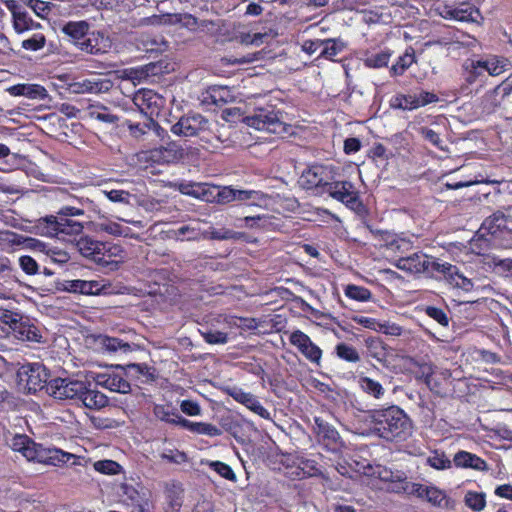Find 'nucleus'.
Listing matches in <instances>:
<instances>
[{"instance_id":"obj_1","label":"nucleus","mask_w":512,"mask_h":512,"mask_svg":"<svg viewBox=\"0 0 512 512\" xmlns=\"http://www.w3.org/2000/svg\"><path fill=\"white\" fill-rule=\"evenodd\" d=\"M18 377L29 392L45 389L54 399L72 401L93 410H100L108 404L107 396L93 389L90 382L72 378H54L48 381L49 373L41 363L21 366Z\"/></svg>"},{"instance_id":"obj_2","label":"nucleus","mask_w":512,"mask_h":512,"mask_svg":"<svg viewBox=\"0 0 512 512\" xmlns=\"http://www.w3.org/2000/svg\"><path fill=\"white\" fill-rule=\"evenodd\" d=\"M368 419L373 432L386 441L402 442L413 433L411 419L396 405L370 410Z\"/></svg>"},{"instance_id":"obj_3","label":"nucleus","mask_w":512,"mask_h":512,"mask_svg":"<svg viewBox=\"0 0 512 512\" xmlns=\"http://www.w3.org/2000/svg\"><path fill=\"white\" fill-rule=\"evenodd\" d=\"M11 448L21 453L28 461H37L53 466H60L71 459H76L72 453L65 452L55 447H44L36 444L31 438L24 434H16L10 442Z\"/></svg>"},{"instance_id":"obj_4","label":"nucleus","mask_w":512,"mask_h":512,"mask_svg":"<svg viewBox=\"0 0 512 512\" xmlns=\"http://www.w3.org/2000/svg\"><path fill=\"white\" fill-rule=\"evenodd\" d=\"M83 226L80 222L50 215L42 217L33 226L36 235L45 237H57L58 239L75 243V238L82 234Z\"/></svg>"},{"instance_id":"obj_5","label":"nucleus","mask_w":512,"mask_h":512,"mask_svg":"<svg viewBox=\"0 0 512 512\" xmlns=\"http://www.w3.org/2000/svg\"><path fill=\"white\" fill-rule=\"evenodd\" d=\"M298 185L306 190L322 187L326 192H350L353 188L347 181L332 182L331 171L323 165L306 168L298 179Z\"/></svg>"},{"instance_id":"obj_6","label":"nucleus","mask_w":512,"mask_h":512,"mask_svg":"<svg viewBox=\"0 0 512 512\" xmlns=\"http://www.w3.org/2000/svg\"><path fill=\"white\" fill-rule=\"evenodd\" d=\"M394 265L398 269L411 274H432L434 271L440 272V269L453 270L448 266V263L438 262L422 252H416L409 256L401 257L395 261Z\"/></svg>"},{"instance_id":"obj_7","label":"nucleus","mask_w":512,"mask_h":512,"mask_svg":"<svg viewBox=\"0 0 512 512\" xmlns=\"http://www.w3.org/2000/svg\"><path fill=\"white\" fill-rule=\"evenodd\" d=\"M479 231L491 238L495 247L512 246V230L507 226V219L502 213H494L485 219Z\"/></svg>"},{"instance_id":"obj_8","label":"nucleus","mask_w":512,"mask_h":512,"mask_svg":"<svg viewBox=\"0 0 512 512\" xmlns=\"http://www.w3.org/2000/svg\"><path fill=\"white\" fill-rule=\"evenodd\" d=\"M243 122L258 131L276 133L281 126L277 114L270 108H257L243 118Z\"/></svg>"},{"instance_id":"obj_9","label":"nucleus","mask_w":512,"mask_h":512,"mask_svg":"<svg viewBox=\"0 0 512 512\" xmlns=\"http://www.w3.org/2000/svg\"><path fill=\"white\" fill-rule=\"evenodd\" d=\"M208 129V120L199 113L182 116L172 125L171 132L181 137H194Z\"/></svg>"},{"instance_id":"obj_10","label":"nucleus","mask_w":512,"mask_h":512,"mask_svg":"<svg viewBox=\"0 0 512 512\" xmlns=\"http://www.w3.org/2000/svg\"><path fill=\"white\" fill-rule=\"evenodd\" d=\"M133 103L147 118L153 119L159 114L165 100L153 90L141 89L134 94Z\"/></svg>"},{"instance_id":"obj_11","label":"nucleus","mask_w":512,"mask_h":512,"mask_svg":"<svg viewBox=\"0 0 512 512\" xmlns=\"http://www.w3.org/2000/svg\"><path fill=\"white\" fill-rule=\"evenodd\" d=\"M290 344L295 346L311 363L320 365L322 350L312 342L308 335L300 330H295L290 333Z\"/></svg>"},{"instance_id":"obj_12","label":"nucleus","mask_w":512,"mask_h":512,"mask_svg":"<svg viewBox=\"0 0 512 512\" xmlns=\"http://www.w3.org/2000/svg\"><path fill=\"white\" fill-rule=\"evenodd\" d=\"M314 422V430L318 441L328 451H338L342 446L341 437L338 431L331 424L327 423L320 417H315Z\"/></svg>"},{"instance_id":"obj_13","label":"nucleus","mask_w":512,"mask_h":512,"mask_svg":"<svg viewBox=\"0 0 512 512\" xmlns=\"http://www.w3.org/2000/svg\"><path fill=\"white\" fill-rule=\"evenodd\" d=\"M112 46V42L108 36L101 31H88V34L81 42V51L91 55H102L107 53Z\"/></svg>"},{"instance_id":"obj_14","label":"nucleus","mask_w":512,"mask_h":512,"mask_svg":"<svg viewBox=\"0 0 512 512\" xmlns=\"http://www.w3.org/2000/svg\"><path fill=\"white\" fill-rule=\"evenodd\" d=\"M184 155L185 149L174 141L149 152L150 159L161 164L177 163L183 159Z\"/></svg>"},{"instance_id":"obj_15","label":"nucleus","mask_w":512,"mask_h":512,"mask_svg":"<svg viewBox=\"0 0 512 512\" xmlns=\"http://www.w3.org/2000/svg\"><path fill=\"white\" fill-rule=\"evenodd\" d=\"M75 246L78 251L86 258H90L95 262H106L104 256L107 250L106 244L95 241L92 238L81 235L75 238Z\"/></svg>"},{"instance_id":"obj_16","label":"nucleus","mask_w":512,"mask_h":512,"mask_svg":"<svg viewBox=\"0 0 512 512\" xmlns=\"http://www.w3.org/2000/svg\"><path fill=\"white\" fill-rule=\"evenodd\" d=\"M89 30L90 24L84 20L69 21L60 27V31L64 35V39L72 43L78 49H80L81 42H83Z\"/></svg>"},{"instance_id":"obj_17","label":"nucleus","mask_w":512,"mask_h":512,"mask_svg":"<svg viewBox=\"0 0 512 512\" xmlns=\"http://www.w3.org/2000/svg\"><path fill=\"white\" fill-rule=\"evenodd\" d=\"M412 493L419 498L425 499L434 506L443 507L447 504V496L445 492L435 486L413 484Z\"/></svg>"},{"instance_id":"obj_18","label":"nucleus","mask_w":512,"mask_h":512,"mask_svg":"<svg viewBox=\"0 0 512 512\" xmlns=\"http://www.w3.org/2000/svg\"><path fill=\"white\" fill-rule=\"evenodd\" d=\"M490 247H495L492 243V239L482 234L479 230L468 243V249L471 253L483 256L485 264L494 268V264L491 260V257L494 256L486 254Z\"/></svg>"},{"instance_id":"obj_19","label":"nucleus","mask_w":512,"mask_h":512,"mask_svg":"<svg viewBox=\"0 0 512 512\" xmlns=\"http://www.w3.org/2000/svg\"><path fill=\"white\" fill-rule=\"evenodd\" d=\"M477 65L481 67L483 72L486 71L490 76H498L507 71L511 63L505 57L489 55L485 58L477 59Z\"/></svg>"},{"instance_id":"obj_20","label":"nucleus","mask_w":512,"mask_h":512,"mask_svg":"<svg viewBox=\"0 0 512 512\" xmlns=\"http://www.w3.org/2000/svg\"><path fill=\"white\" fill-rule=\"evenodd\" d=\"M453 463L457 468L474 469L476 471H487L488 466L485 460L476 454L468 451H458L453 457Z\"/></svg>"},{"instance_id":"obj_21","label":"nucleus","mask_w":512,"mask_h":512,"mask_svg":"<svg viewBox=\"0 0 512 512\" xmlns=\"http://www.w3.org/2000/svg\"><path fill=\"white\" fill-rule=\"evenodd\" d=\"M6 91L11 96H24L29 99H45L47 95V90L39 85V84H16L13 86H10L6 89Z\"/></svg>"},{"instance_id":"obj_22","label":"nucleus","mask_w":512,"mask_h":512,"mask_svg":"<svg viewBox=\"0 0 512 512\" xmlns=\"http://www.w3.org/2000/svg\"><path fill=\"white\" fill-rule=\"evenodd\" d=\"M64 290L72 293H81L85 295H94L102 291L103 285L94 280H67L64 282Z\"/></svg>"},{"instance_id":"obj_23","label":"nucleus","mask_w":512,"mask_h":512,"mask_svg":"<svg viewBox=\"0 0 512 512\" xmlns=\"http://www.w3.org/2000/svg\"><path fill=\"white\" fill-rule=\"evenodd\" d=\"M96 383L113 392L128 393L131 390L129 382L118 374H98Z\"/></svg>"},{"instance_id":"obj_24","label":"nucleus","mask_w":512,"mask_h":512,"mask_svg":"<svg viewBox=\"0 0 512 512\" xmlns=\"http://www.w3.org/2000/svg\"><path fill=\"white\" fill-rule=\"evenodd\" d=\"M153 415L162 422L178 426H181V422L185 420L171 404H155Z\"/></svg>"},{"instance_id":"obj_25","label":"nucleus","mask_w":512,"mask_h":512,"mask_svg":"<svg viewBox=\"0 0 512 512\" xmlns=\"http://www.w3.org/2000/svg\"><path fill=\"white\" fill-rule=\"evenodd\" d=\"M294 309H299L303 313H310L311 316L316 320L331 318V315L325 314L311 307L306 302V298H304L303 295H297L290 291V311H293Z\"/></svg>"},{"instance_id":"obj_26","label":"nucleus","mask_w":512,"mask_h":512,"mask_svg":"<svg viewBox=\"0 0 512 512\" xmlns=\"http://www.w3.org/2000/svg\"><path fill=\"white\" fill-rule=\"evenodd\" d=\"M97 342L104 351L110 354H126L132 351L131 345L119 338L99 336Z\"/></svg>"},{"instance_id":"obj_27","label":"nucleus","mask_w":512,"mask_h":512,"mask_svg":"<svg viewBox=\"0 0 512 512\" xmlns=\"http://www.w3.org/2000/svg\"><path fill=\"white\" fill-rule=\"evenodd\" d=\"M454 15L455 20L461 22H473L480 25L483 21V16L479 9L469 3H462L455 7Z\"/></svg>"},{"instance_id":"obj_28","label":"nucleus","mask_w":512,"mask_h":512,"mask_svg":"<svg viewBox=\"0 0 512 512\" xmlns=\"http://www.w3.org/2000/svg\"><path fill=\"white\" fill-rule=\"evenodd\" d=\"M181 427L192 433L210 437H216L222 434V430L213 424L205 422H192L188 419H185L181 422Z\"/></svg>"},{"instance_id":"obj_29","label":"nucleus","mask_w":512,"mask_h":512,"mask_svg":"<svg viewBox=\"0 0 512 512\" xmlns=\"http://www.w3.org/2000/svg\"><path fill=\"white\" fill-rule=\"evenodd\" d=\"M165 498L171 512L179 511L183 503V489L179 484L172 483L166 486Z\"/></svg>"},{"instance_id":"obj_30","label":"nucleus","mask_w":512,"mask_h":512,"mask_svg":"<svg viewBox=\"0 0 512 512\" xmlns=\"http://www.w3.org/2000/svg\"><path fill=\"white\" fill-rule=\"evenodd\" d=\"M108 81H96L95 79H84L71 84V89L75 93H100L103 89H108Z\"/></svg>"},{"instance_id":"obj_31","label":"nucleus","mask_w":512,"mask_h":512,"mask_svg":"<svg viewBox=\"0 0 512 512\" xmlns=\"http://www.w3.org/2000/svg\"><path fill=\"white\" fill-rule=\"evenodd\" d=\"M358 384L364 393L375 399L380 400L385 395V389L382 384L368 376H360Z\"/></svg>"},{"instance_id":"obj_32","label":"nucleus","mask_w":512,"mask_h":512,"mask_svg":"<svg viewBox=\"0 0 512 512\" xmlns=\"http://www.w3.org/2000/svg\"><path fill=\"white\" fill-rule=\"evenodd\" d=\"M245 238V233L233 231L227 228H209L203 231V239L211 240H240Z\"/></svg>"},{"instance_id":"obj_33","label":"nucleus","mask_w":512,"mask_h":512,"mask_svg":"<svg viewBox=\"0 0 512 512\" xmlns=\"http://www.w3.org/2000/svg\"><path fill=\"white\" fill-rule=\"evenodd\" d=\"M13 27L17 33H24L26 31L38 29L40 27V24L34 22L27 12L14 11Z\"/></svg>"},{"instance_id":"obj_34","label":"nucleus","mask_w":512,"mask_h":512,"mask_svg":"<svg viewBox=\"0 0 512 512\" xmlns=\"http://www.w3.org/2000/svg\"><path fill=\"white\" fill-rule=\"evenodd\" d=\"M318 473V468L314 465V461L301 459L297 464H290V477L304 478L314 476Z\"/></svg>"},{"instance_id":"obj_35","label":"nucleus","mask_w":512,"mask_h":512,"mask_svg":"<svg viewBox=\"0 0 512 512\" xmlns=\"http://www.w3.org/2000/svg\"><path fill=\"white\" fill-rule=\"evenodd\" d=\"M448 266L453 270L440 269V273L445 276L450 277L452 283L465 291H471L474 289V283L471 279L465 277L462 273H460L456 266H453L448 263Z\"/></svg>"},{"instance_id":"obj_36","label":"nucleus","mask_w":512,"mask_h":512,"mask_svg":"<svg viewBox=\"0 0 512 512\" xmlns=\"http://www.w3.org/2000/svg\"><path fill=\"white\" fill-rule=\"evenodd\" d=\"M19 166V156L11 153L8 146L0 143V171L11 172Z\"/></svg>"},{"instance_id":"obj_37","label":"nucleus","mask_w":512,"mask_h":512,"mask_svg":"<svg viewBox=\"0 0 512 512\" xmlns=\"http://www.w3.org/2000/svg\"><path fill=\"white\" fill-rule=\"evenodd\" d=\"M161 71V65L158 63H149L129 72V78L133 81L142 82L151 76L157 75Z\"/></svg>"},{"instance_id":"obj_38","label":"nucleus","mask_w":512,"mask_h":512,"mask_svg":"<svg viewBox=\"0 0 512 512\" xmlns=\"http://www.w3.org/2000/svg\"><path fill=\"white\" fill-rule=\"evenodd\" d=\"M390 106L393 109L414 110L419 108L416 94H397L390 100Z\"/></svg>"},{"instance_id":"obj_39","label":"nucleus","mask_w":512,"mask_h":512,"mask_svg":"<svg viewBox=\"0 0 512 512\" xmlns=\"http://www.w3.org/2000/svg\"><path fill=\"white\" fill-rule=\"evenodd\" d=\"M140 44L142 45V49L147 52H162L166 50L168 47V43L164 40L162 36H149V35H141Z\"/></svg>"},{"instance_id":"obj_40","label":"nucleus","mask_w":512,"mask_h":512,"mask_svg":"<svg viewBox=\"0 0 512 512\" xmlns=\"http://www.w3.org/2000/svg\"><path fill=\"white\" fill-rule=\"evenodd\" d=\"M335 196L337 200L346 205L349 209L359 215L366 213V207L362 200L359 198V194H331Z\"/></svg>"},{"instance_id":"obj_41","label":"nucleus","mask_w":512,"mask_h":512,"mask_svg":"<svg viewBox=\"0 0 512 512\" xmlns=\"http://www.w3.org/2000/svg\"><path fill=\"white\" fill-rule=\"evenodd\" d=\"M126 125L130 134L135 138H140L147 133L148 130H159L160 126L151 118H147V121L143 124L134 123L130 120L126 121Z\"/></svg>"},{"instance_id":"obj_42","label":"nucleus","mask_w":512,"mask_h":512,"mask_svg":"<svg viewBox=\"0 0 512 512\" xmlns=\"http://www.w3.org/2000/svg\"><path fill=\"white\" fill-rule=\"evenodd\" d=\"M344 294L349 299L358 302H368L372 298V293L369 289L355 284H348L344 289Z\"/></svg>"},{"instance_id":"obj_43","label":"nucleus","mask_w":512,"mask_h":512,"mask_svg":"<svg viewBox=\"0 0 512 512\" xmlns=\"http://www.w3.org/2000/svg\"><path fill=\"white\" fill-rule=\"evenodd\" d=\"M180 13H166L161 15H153L141 20L147 25H179Z\"/></svg>"},{"instance_id":"obj_44","label":"nucleus","mask_w":512,"mask_h":512,"mask_svg":"<svg viewBox=\"0 0 512 512\" xmlns=\"http://www.w3.org/2000/svg\"><path fill=\"white\" fill-rule=\"evenodd\" d=\"M97 228L99 231L113 236L129 237L131 235V229L129 227L112 221L101 222L98 224Z\"/></svg>"},{"instance_id":"obj_45","label":"nucleus","mask_w":512,"mask_h":512,"mask_svg":"<svg viewBox=\"0 0 512 512\" xmlns=\"http://www.w3.org/2000/svg\"><path fill=\"white\" fill-rule=\"evenodd\" d=\"M426 463L436 470H446L451 467V460L443 451L435 450L426 458Z\"/></svg>"},{"instance_id":"obj_46","label":"nucleus","mask_w":512,"mask_h":512,"mask_svg":"<svg viewBox=\"0 0 512 512\" xmlns=\"http://www.w3.org/2000/svg\"><path fill=\"white\" fill-rule=\"evenodd\" d=\"M368 354L381 362L386 358V349L384 343L378 338H368L365 341Z\"/></svg>"},{"instance_id":"obj_47","label":"nucleus","mask_w":512,"mask_h":512,"mask_svg":"<svg viewBox=\"0 0 512 512\" xmlns=\"http://www.w3.org/2000/svg\"><path fill=\"white\" fill-rule=\"evenodd\" d=\"M15 331L17 333V337L21 340L40 342L41 335L39 334L38 329L33 325L21 323L15 328Z\"/></svg>"},{"instance_id":"obj_48","label":"nucleus","mask_w":512,"mask_h":512,"mask_svg":"<svg viewBox=\"0 0 512 512\" xmlns=\"http://www.w3.org/2000/svg\"><path fill=\"white\" fill-rule=\"evenodd\" d=\"M415 61L414 52L406 51L404 55L400 56L397 62L392 65L390 73L392 76L402 75Z\"/></svg>"},{"instance_id":"obj_49","label":"nucleus","mask_w":512,"mask_h":512,"mask_svg":"<svg viewBox=\"0 0 512 512\" xmlns=\"http://www.w3.org/2000/svg\"><path fill=\"white\" fill-rule=\"evenodd\" d=\"M171 189L179 190L180 192H209L210 188L208 184H202V183H195L192 184L190 182H184V181H175V182H169V185L167 186Z\"/></svg>"},{"instance_id":"obj_50","label":"nucleus","mask_w":512,"mask_h":512,"mask_svg":"<svg viewBox=\"0 0 512 512\" xmlns=\"http://www.w3.org/2000/svg\"><path fill=\"white\" fill-rule=\"evenodd\" d=\"M465 504L473 511H482L485 508L486 500L484 493L468 491L464 497Z\"/></svg>"},{"instance_id":"obj_51","label":"nucleus","mask_w":512,"mask_h":512,"mask_svg":"<svg viewBox=\"0 0 512 512\" xmlns=\"http://www.w3.org/2000/svg\"><path fill=\"white\" fill-rule=\"evenodd\" d=\"M344 48V45L341 42H337L334 39H329L322 41V47L320 49V55L333 60L335 56H337Z\"/></svg>"},{"instance_id":"obj_52","label":"nucleus","mask_w":512,"mask_h":512,"mask_svg":"<svg viewBox=\"0 0 512 512\" xmlns=\"http://www.w3.org/2000/svg\"><path fill=\"white\" fill-rule=\"evenodd\" d=\"M336 355L347 362L356 363L360 360L357 350L348 344L340 343L336 346Z\"/></svg>"},{"instance_id":"obj_53","label":"nucleus","mask_w":512,"mask_h":512,"mask_svg":"<svg viewBox=\"0 0 512 512\" xmlns=\"http://www.w3.org/2000/svg\"><path fill=\"white\" fill-rule=\"evenodd\" d=\"M229 395L237 402L245 405L248 409H251L258 399L251 393L243 391L241 388H232L229 391Z\"/></svg>"},{"instance_id":"obj_54","label":"nucleus","mask_w":512,"mask_h":512,"mask_svg":"<svg viewBox=\"0 0 512 512\" xmlns=\"http://www.w3.org/2000/svg\"><path fill=\"white\" fill-rule=\"evenodd\" d=\"M503 99L499 98V94L497 93V89H491L487 91L481 99V104L483 109L488 112H494L496 108L501 105V101Z\"/></svg>"},{"instance_id":"obj_55","label":"nucleus","mask_w":512,"mask_h":512,"mask_svg":"<svg viewBox=\"0 0 512 512\" xmlns=\"http://www.w3.org/2000/svg\"><path fill=\"white\" fill-rule=\"evenodd\" d=\"M208 203L226 204L237 199V194H191Z\"/></svg>"},{"instance_id":"obj_56","label":"nucleus","mask_w":512,"mask_h":512,"mask_svg":"<svg viewBox=\"0 0 512 512\" xmlns=\"http://www.w3.org/2000/svg\"><path fill=\"white\" fill-rule=\"evenodd\" d=\"M201 334L204 340L209 344H225L228 342V334L224 329L216 330L209 328Z\"/></svg>"},{"instance_id":"obj_57","label":"nucleus","mask_w":512,"mask_h":512,"mask_svg":"<svg viewBox=\"0 0 512 512\" xmlns=\"http://www.w3.org/2000/svg\"><path fill=\"white\" fill-rule=\"evenodd\" d=\"M391 57V53L389 52H380L377 54H373L368 56L364 60V65L369 68H382L386 67L389 63Z\"/></svg>"},{"instance_id":"obj_58","label":"nucleus","mask_w":512,"mask_h":512,"mask_svg":"<svg viewBox=\"0 0 512 512\" xmlns=\"http://www.w3.org/2000/svg\"><path fill=\"white\" fill-rule=\"evenodd\" d=\"M463 68L467 72L466 81L469 84H473L476 80L482 76L483 70L477 65V60L468 59L463 64Z\"/></svg>"},{"instance_id":"obj_59","label":"nucleus","mask_w":512,"mask_h":512,"mask_svg":"<svg viewBox=\"0 0 512 512\" xmlns=\"http://www.w3.org/2000/svg\"><path fill=\"white\" fill-rule=\"evenodd\" d=\"M199 225H185L178 229V237L182 236L185 240H199L203 239V231L198 227Z\"/></svg>"},{"instance_id":"obj_60","label":"nucleus","mask_w":512,"mask_h":512,"mask_svg":"<svg viewBox=\"0 0 512 512\" xmlns=\"http://www.w3.org/2000/svg\"><path fill=\"white\" fill-rule=\"evenodd\" d=\"M46 38L42 33H34L30 38L22 41V48L29 51H38L45 46Z\"/></svg>"},{"instance_id":"obj_61","label":"nucleus","mask_w":512,"mask_h":512,"mask_svg":"<svg viewBox=\"0 0 512 512\" xmlns=\"http://www.w3.org/2000/svg\"><path fill=\"white\" fill-rule=\"evenodd\" d=\"M94 468L96 471L107 475H116L121 470V466L113 460L97 461L94 463Z\"/></svg>"},{"instance_id":"obj_62","label":"nucleus","mask_w":512,"mask_h":512,"mask_svg":"<svg viewBox=\"0 0 512 512\" xmlns=\"http://www.w3.org/2000/svg\"><path fill=\"white\" fill-rule=\"evenodd\" d=\"M210 468L229 481L235 482L237 480L236 474L232 468L224 462L213 461L210 463Z\"/></svg>"},{"instance_id":"obj_63","label":"nucleus","mask_w":512,"mask_h":512,"mask_svg":"<svg viewBox=\"0 0 512 512\" xmlns=\"http://www.w3.org/2000/svg\"><path fill=\"white\" fill-rule=\"evenodd\" d=\"M211 21L203 20L201 22L198 21L196 17L189 13H180V21L179 25L181 27L187 28L189 30H195L197 27L202 26L206 27L207 24H211Z\"/></svg>"},{"instance_id":"obj_64","label":"nucleus","mask_w":512,"mask_h":512,"mask_svg":"<svg viewBox=\"0 0 512 512\" xmlns=\"http://www.w3.org/2000/svg\"><path fill=\"white\" fill-rule=\"evenodd\" d=\"M491 260L494 264V269H496L498 273L512 277V259H500L499 257H491Z\"/></svg>"}]
</instances>
